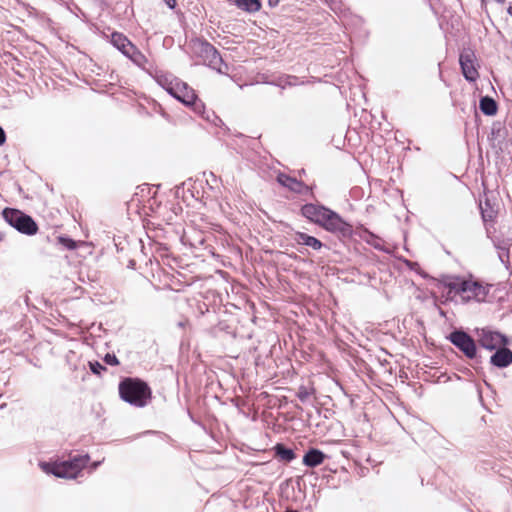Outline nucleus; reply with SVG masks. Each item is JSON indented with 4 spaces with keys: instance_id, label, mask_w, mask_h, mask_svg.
Wrapping results in <instances>:
<instances>
[{
    "instance_id": "f257e3e1",
    "label": "nucleus",
    "mask_w": 512,
    "mask_h": 512,
    "mask_svg": "<svg viewBox=\"0 0 512 512\" xmlns=\"http://www.w3.org/2000/svg\"><path fill=\"white\" fill-rule=\"evenodd\" d=\"M302 215L330 232L348 234L350 226L335 212L323 206L307 204L302 207Z\"/></svg>"
},
{
    "instance_id": "f03ea898",
    "label": "nucleus",
    "mask_w": 512,
    "mask_h": 512,
    "mask_svg": "<svg viewBox=\"0 0 512 512\" xmlns=\"http://www.w3.org/2000/svg\"><path fill=\"white\" fill-rule=\"evenodd\" d=\"M302 215L330 232L348 234L350 226L335 212L323 206L307 204L302 207Z\"/></svg>"
},
{
    "instance_id": "7ed1b4c3",
    "label": "nucleus",
    "mask_w": 512,
    "mask_h": 512,
    "mask_svg": "<svg viewBox=\"0 0 512 512\" xmlns=\"http://www.w3.org/2000/svg\"><path fill=\"white\" fill-rule=\"evenodd\" d=\"M158 83L173 97L181 101L186 106L193 107L197 113H202L204 106L197 101V96L192 88L185 82L176 78H169L166 76L158 77Z\"/></svg>"
},
{
    "instance_id": "20e7f679",
    "label": "nucleus",
    "mask_w": 512,
    "mask_h": 512,
    "mask_svg": "<svg viewBox=\"0 0 512 512\" xmlns=\"http://www.w3.org/2000/svg\"><path fill=\"white\" fill-rule=\"evenodd\" d=\"M449 294L459 295L463 302L471 300L484 301L488 294V287L473 280L455 278L445 283Z\"/></svg>"
},
{
    "instance_id": "39448f33",
    "label": "nucleus",
    "mask_w": 512,
    "mask_h": 512,
    "mask_svg": "<svg viewBox=\"0 0 512 512\" xmlns=\"http://www.w3.org/2000/svg\"><path fill=\"white\" fill-rule=\"evenodd\" d=\"M119 393L124 401L137 407H144L151 397V390L147 384L137 379L122 381Z\"/></svg>"
},
{
    "instance_id": "423d86ee",
    "label": "nucleus",
    "mask_w": 512,
    "mask_h": 512,
    "mask_svg": "<svg viewBox=\"0 0 512 512\" xmlns=\"http://www.w3.org/2000/svg\"><path fill=\"white\" fill-rule=\"evenodd\" d=\"M88 462L87 456L75 457L71 461H63L59 463H40L41 469L47 474H53L59 478L72 479L76 478L80 471Z\"/></svg>"
},
{
    "instance_id": "0eeeda50",
    "label": "nucleus",
    "mask_w": 512,
    "mask_h": 512,
    "mask_svg": "<svg viewBox=\"0 0 512 512\" xmlns=\"http://www.w3.org/2000/svg\"><path fill=\"white\" fill-rule=\"evenodd\" d=\"M4 219L14 228L26 234H34L37 231V225L33 219L15 209L3 210Z\"/></svg>"
},
{
    "instance_id": "6e6552de",
    "label": "nucleus",
    "mask_w": 512,
    "mask_h": 512,
    "mask_svg": "<svg viewBox=\"0 0 512 512\" xmlns=\"http://www.w3.org/2000/svg\"><path fill=\"white\" fill-rule=\"evenodd\" d=\"M477 337L479 344L488 350L498 349L506 343V338L501 333L487 328L478 329Z\"/></svg>"
},
{
    "instance_id": "1a4fd4ad",
    "label": "nucleus",
    "mask_w": 512,
    "mask_h": 512,
    "mask_svg": "<svg viewBox=\"0 0 512 512\" xmlns=\"http://www.w3.org/2000/svg\"><path fill=\"white\" fill-rule=\"evenodd\" d=\"M450 341L457 346L468 358H474L476 355V345L474 340L462 331H455L450 334Z\"/></svg>"
},
{
    "instance_id": "9d476101",
    "label": "nucleus",
    "mask_w": 512,
    "mask_h": 512,
    "mask_svg": "<svg viewBox=\"0 0 512 512\" xmlns=\"http://www.w3.org/2000/svg\"><path fill=\"white\" fill-rule=\"evenodd\" d=\"M460 65L467 80L473 81L477 78L478 72L474 66V54L471 51H465L460 55Z\"/></svg>"
},
{
    "instance_id": "9b49d317",
    "label": "nucleus",
    "mask_w": 512,
    "mask_h": 512,
    "mask_svg": "<svg viewBox=\"0 0 512 512\" xmlns=\"http://www.w3.org/2000/svg\"><path fill=\"white\" fill-rule=\"evenodd\" d=\"M491 362L497 367H506L512 363V352L507 348L500 347L491 357Z\"/></svg>"
},
{
    "instance_id": "f8f14e48",
    "label": "nucleus",
    "mask_w": 512,
    "mask_h": 512,
    "mask_svg": "<svg viewBox=\"0 0 512 512\" xmlns=\"http://www.w3.org/2000/svg\"><path fill=\"white\" fill-rule=\"evenodd\" d=\"M111 42L124 55H130V52L134 51L133 44L120 33H113L111 36Z\"/></svg>"
},
{
    "instance_id": "ddd939ff",
    "label": "nucleus",
    "mask_w": 512,
    "mask_h": 512,
    "mask_svg": "<svg viewBox=\"0 0 512 512\" xmlns=\"http://www.w3.org/2000/svg\"><path fill=\"white\" fill-rule=\"evenodd\" d=\"M326 456L318 449H310L303 457V463L308 467H316L323 463Z\"/></svg>"
},
{
    "instance_id": "4468645a",
    "label": "nucleus",
    "mask_w": 512,
    "mask_h": 512,
    "mask_svg": "<svg viewBox=\"0 0 512 512\" xmlns=\"http://www.w3.org/2000/svg\"><path fill=\"white\" fill-rule=\"evenodd\" d=\"M278 181L283 186H286L290 190L297 192V193H302V192H304V190L307 189V187H305L301 182H299L296 179L291 178L287 175H283V174L279 175Z\"/></svg>"
},
{
    "instance_id": "2eb2a0df",
    "label": "nucleus",
    "mask_w": 512,
    "mask_h": 512,
    "mask_svg": "<svg viewBox=\"0 0 512 512\" xmlns=\"http://www.w3.org/2000/svg\"><path fill=\"white\" fill-rule=\"evenodd\" d=\"M295 241L300 245H306L315 250H319L322 247V243L317 238L301 232L296 233Z\"/></svg>"
},
{
    "instance_id": "dca6fc26",
    "label": "nucleus",
    "mask_w": 512,
    "mask_h": 512,
    "mask_svg": "<svg viewBox=\"0 0 512 512\" xmlns=\"http://www.w3.org/2000/svg\"><path fill=\"white\" fill-rule=\"evenodd\" d=\"M198 45H199L200 51H201V53H203L205 59L209 60V64L215 65L218 62V60L220 59L215 48L212 45H210L209 43H203V42L200 43L199 42Z\"/></svg>"
},
{
    "instance_id": "f3484780",
    "label": "nucleus",
    "mask_w": 512,
    "mask_h": 512,
    "mask_svg": "<svg viewBox=\"0 0 512 512\" xmlns=\"http://www.w3.org/2000/svg\"><path fill=\"white\" fill-rule=\"evenodd\" d=\"M480 109L486 115H494L497 112L496 102L489 97H483L480 100Z\"/></svg>"
},
{
    "instance_id": "a211bd4d",
    "label": "nucleus",
    "mask_w": 512,
    "mask_h": 512,
    "mask_svg": "<svg viewBox=\"0 0 512 512\" xmlns=\"http://www.w3.org/2000/svg\"><path fill=\"white\" fill-rule=\"evenodd\" d=\"M236 4L239 8L248 12H256L261 7L258 0H236Z\"/></svg>"
},
{
    "instance_id": "6ab92c4d",
    "label": "nucleus",
    "mask_w": 512,
    "mask_h": 512,
    "mask_svg": "<svg viewBox=\"0 0 512 512\" xmlns=\"http://www.w3.org/2000/svg\"><path fill=\"white\" fill-rule=\"evenodd\" d=\"M277 456L284 461H291L295 458V453L291 449L285 448L283 445L278 444L275 447Z\"/></svg>"
},
{
    "instance_id": "aec40b11",
    "label": "nucleus",
    "mask_w": 512,
    "mask_h": 512,
    "mask_svg": "<svg viewBox=\"0 0 512 512\" xmlns=\"http://www.w3.org/2000/svg\"><path fill=\"white\" fill-rule=\"evenodd\" d=\"M126 56L129 57L133 62H135L137 65H140V66L145 61L144 56L140 52H138L135 48H134V51L130 52V55H126Z\"/></svg>"
},
{
    "instance_id": "412c9836",
    "label": "nucleus",
    "mask_w": 512,
    "mask_h": 512,
    "mask_svg": "<svg viewBox=\"0 0 512 512\" xmlns=\"http://www.w3.org/2000/svg\"><path fill=\"white\" fill-rule=\"evenodd\" d=\"M105 361L110 365H117L118 360L114 355L107 354L105 357Z\"/></svg>"
},
{
    "instance_id": "4be33fe9",
    "label": "nucleus",
    "mask_w": 512,
    "mask_h": 512,
    "mask_svg": "<svg viewBox=\"0 0 512 512\" xmlns=\"http://www.w3.org/2000/svg\"><path fill=\"white\" fill-rule=\"evenodd\" d=\"M90 367L94 373L99 374L100 369H104L99 363H90Z\"/></svg>"
},
{
    "instance_id": "5701e85b",
    "label": "nucleus",
    "mask_w": 512,
    "mask_h": 512,
    "mask_svg": "<svg viewBox=\"0 0 512 512\" xmlns=\"http://www.w3.org/2000/svg\"><path fill=\"white\" fill-rule=\"evenodd\" d=\"M6 141V134L2 127H0V146H2Z\"/></svg>"
},
{
    "instance_id": "b1692460",
    "label": "nucleus",
    "mask_w": 512,
    "mask_h": 512,
    "mask_svg": "<svg viewBox=\"0 0 512 512\" xmlns=\"http://www.w3.org/2000/svg\"><path fill=\"white\" fill-rule=\"evenodd\" d=\"M64 242H65V245H66L67 247H69V248H71V249H72V248H75V244H74V242H73L72 240H65Z\"/></svg>"
},
{
    "instance_id": "393cba45",
    "label": "nucleus",
    "mask_w": 512,
    "mask_h": 512,
    "mask_svg": "<svg viewBox=\"0 0 512 512\" xmlns=\"http://www.w3.org/2000/svg\"><path fill=\"white\" fill-rule=\"evenodd\" d=\"M166 2V4L170 7V8H173L174 5H175V0H164Z\"/></svg>"
}]
</instances>
